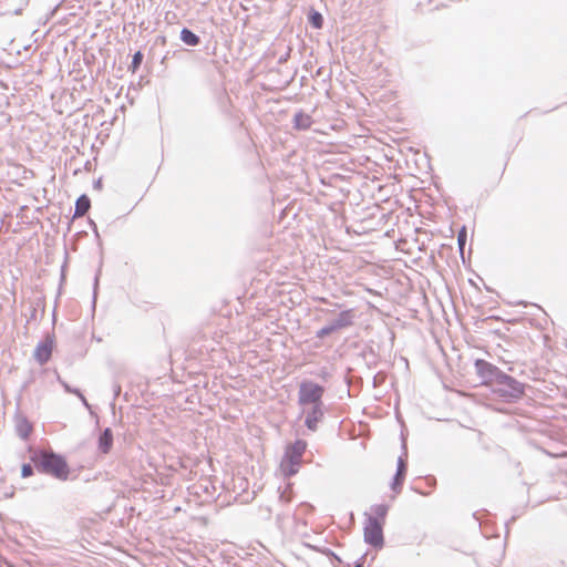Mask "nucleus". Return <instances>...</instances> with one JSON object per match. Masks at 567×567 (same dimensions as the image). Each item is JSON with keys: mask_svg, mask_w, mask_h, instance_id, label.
Here are the masks:
<instances>
[{"mask_svg": "<svg viewBox=\"0 0 567 567\" xmlns=\"http://www.w3.org/2000/svg\"><path fill=\"white\" fill-rule=\"evenodd\" d=\"M474 368L481 383L489 386L493 393L503 401L517 402L524 396L526 384L505 373L495 364L484 359H476Z\"/></svg>", "mask_w": 567, "mask_h": 567, "instance_id": "1", "label": "nucleus"}, {"mask_svg": "<svg viewBox=\"0 0 567 567\" xmlns=\"http://www.w3.org/2000/svg\"><path fill=\"white\" fill-rule=\"evenodd\" d=\"M89 223H90V226L92 227V230H93L95 237L100 238L96 224L92 219H89Z\"/></svg>", "mask_w": 567, "mask_h": 567, "instance_id": "26", "label": "nucleus"}, {"mask_svg": "<svg viewBox=\"0 0 567 567\" xmlns=\"http://www.w3.org/2000/svg\"><path fill=\"white\" fill-rule=\"evenodd\" d=\"M91 208V199L86 194L80 195L75 200L74 213L72 219L84 216Z\"/></svg>", "mask_w": 567, "mask_h": 567, "instance_id": "12", "label": "nucleus"}, {"mask_svg": "<svg viewBox=\"0 0 567 567\" xmlns=\"http://www.w3.org/2000/svg\"><path fill=\"white\" fill-rule=\"evenodd\" d=\"M61 280H64V274H63V272H62V275H61Z\"/></svg>", "mask_w": 567, "mask_h": 567, "instance_id": "35", "label": "nucleus"}, {"mask_svg": "<svg viewBox=\"0 0 567 567\" xmlns=\"http://www.w3.org/2000/svg\"><path fill=\"white\" fill-rule=\"evenodd\" d=\"M279 499L285 503H288L290 501V498L286 496L285 492L280 494Z\"/></svg>", "mask_w": 567, "mask_h": 567, "instance_id": "29", "label": "nucleus"}, {"mask_svg": "<svg viewBox=\"0 0 567 567\" xmlns=\"http://www.w3.org/2000/svg\"><path fill=\"white\" fill-rule=\"evenodd\" d=\"M336 331L331 328L329 323H327L321 329L317 330L316 338L323 339L324 337L334 333Z\"/></svg>", "mask_w": 567, "mask_h": 567, "instance_id": "21", "label": "nucleus"}, {"mask_svg": "<svg viewBox=\"0 0 567 567\" xmlns=\"http://www.w3.org/2000/svg\"><path fill=\"white\" fill-rule=\"evenodd\" d=\"M466 238H467L466 228H465V226H463L457 234L458 251H460L461 258L463 260H464V248L466 245Z\"/></svg>", "mask_w": 567, "mask_h": 567, "instance_id": "17", "label": "nucleus"}, {"mask_svg": "<svg viewBox=\"0 0 567 567\" xmlns=\"http://www.w3.org/2000/svg\"><path fill=\"white\" fill-rule=\"evenodd\" d=\"M30 461L38 473L51 476L58 481L69 480L71 470L66 458L51 449H29Z\"/></svg>", "mask_w": 567, "mask_h": 567, "instance_id": "2", "label": "nucleus"}, {"mask_svg": "<svg viewBox=\"0 0 567 567\" xmlns=\"http://www.w3.org/2000/svg\"><path fill=\"white\" fill-rule=\"evenodd\" d=\"M306 449L307 442L303 440H297L287 447L280 463V470L286 477L293 476L298 473Z\"/></svg>", "mask_w": 567, "mask_h": 567, "instance_id": "3", "label": "nucleus"}, {"mask_svg": "<svg viewBox=\"0 0 567 567\" xmlns=\"http://www.w3.org/2000/svg\"><path fill=\"white\" fill-rule=\"evenodd\" d=\"M371 512H372V514H368V513L364 514L365 518L367 517H377L378 519H380V522H382L384 524L385 517L389 512V506L386 504H375V505L371 506Z\"/></svg>", "mask_w": 567, "mask_h": 567, "instance_id": "15", "label": "nucleus"}, {"mask_svg": "<svg viewBox=\"0 0 567 567\" xmlns=\"http://www.w3.org/2000/svg\"><path fill=\"white\" fill-rule=\"evenodd\" d=\"M291 48H287V51L278 58V63L284 64L290 58Z\"/></svg>", "mask_w": 567, "mask_h": 567, "instance_id": "23", "label": "nucleus"}, {"mask_svg": "<svg viewBox=\"0 0 567 567\" xmlns=\"http://www.w3.org/2000/svg\"><path fill=\"white\" fill-rule=\"evenodd\" d=\"M21 11H22V8H18V9H16V10L13 11V13H14V14H20V13H21Z\"/></svg>", "mask_w": 567, "mask_h": 567, "instance_id": "32", "label": "nucleus"}, {"mask_svg": "<svg viewBox=\"0 0 567 567\" xmlns=\"http://www.w3.org/2000/svg\"><path fill=\"white\" fill-rule=\"evenodd\" d=\"M52 318H53V321H55V311H53Z\"/></svg>", "mask_w": 567, "mask_h": 567, "instance_id": "34", "label": "nucleus"}, {"mask_svg": "<svg viewBox=\"0 0 567 567\" xmlns=\"http://www.w3.org/2000/svg\"><path fill=\"white\" fill-rule=\"evenodd\" d=\"M403 453L399 456L398 463H396V472L393 476L391 488L393 492L399 493L403 486L406 471H408V463H406V445L403 443L402 445Z\"/></svg>", "mask_w": 567, "mask_h": 567, "instance_id": "7", "label": "nucleus"}, {"mask_svg": "<svg viewBox=\"0 0 567 567\" xmlns=\"http://www.w3.org/2000/svg\"><path fill=\"white\" fill-rule=\"evenodd\" d=\"M37 313H38V308H37V306H31V307H30V315H29L28 322H30V321H32V320H35V319H37Z\"/></svg>", "mask_w": 567, "mask_h": 567, "instance_id": "24", "label": "nucleus"}, {"mask_svg": "<svg viewBox=\"0 0 567 567\" xmlns=\"http://www.w3.org/2000/svg\"><path fill=\"white\" fill-rule=\"evenodd\" d=\"M323 393L324 386L313 381L305 380L299 384L298 404L302 406L323 404Z\"/></svg>", "mask_w": 567, "mask_h": 567, "instance_id": "4", "label": "nucleus"}, {"mask_svg": "<svg viewBox=\"0 0 567 567\" xmlns=\"http://www.w3.org/2000/svg\"><path fill=\"white\" fill-rule=\"evenodd\" d=\"M54 341L55 337L54 333L52 332L48 333L45 336V339L37 344L33 352V358L40 365L48 363L49 360L51 359Z\"/></svg>", "mask_w": 567, "mask_h": 567, "instance_id": "6", "label": "nucleus"}, {"mask_svg": "<svg viewBox=\"0 0 567 567\" xmlns=\"http://www.w3.org/2000/svg\"><path fill=\"white\" fill-rule=\"evenodd\" d=\"M383 523L377 517H367L363 527V539L374 548H382L384 545Z\"/></svg>", "mask_w": 567, "mask_h": 567, "instance_id": "5", "label": "nucleus"}, {"mask_svg": "<svg viewBox=\"0 0 567 567\" xmlns=\"http://www.w3.org/2000/svg\"><path fill=\"white\" fill-rule=\"evenodd\" d=\"M179 39L183 43L189 47H196L200 43V38L188 28H183L179 33Z\"/></svg>", "mask_w": 567, "mask_h": 567, "instance_id": "14", "label": "nucleus"}, {"mask_svg": "<svg viewBox=\"0 0 567 567\" xmlns=\"http://www.w3.org/2000/svg\"><path fill=\"white\" fill-rule=\"evenodd\" d=\"M323 404L311 405V408L306 413V427L311 432H316L318 430V424L323 420Z\"/></svg>", "mask_w": 567, "mask_h": 567, "instance_id": "8", "label": "nucleus"}, {"mask_svg": "<svg viewBox=\"0 0 567 567\" xmlns=\"http://www.w3.org/2000/svg\"><path fill=\"white\" fill-rule=\"evenodd\" d=\"M365 554L362 555L355 563H354V566L353 567H363L364 565V559H365Z\"/></svg>", "mask_w": 567, "mask_h": 567, "instance_id": "27", "label": "nucleus"}, {"mask_svg": "<svg viewBox=\"0 0 567 567\" xmlns=\"http://www.w3.org/2000/svg\"><path fill=\"white\" fill-rule=\"evenodd\" d=\"M102 187V181L97 179L94 182V188H101Z\"/></svg>", "mask_w": 567, "mask_h": 567, "instance_id": "31", "label": "nucleus"}, {"mask_svg": "<svg viewBox=\"0 0 567 567\" xmlns=\"http://www.w3.org/2000/svg\"><path fill=\"white\" fill-rule=\"evenodd\" d=\"M34 471H37V470L34 468V465L31 462L23 463L21 466V477L22 478L30 477L34 474Z\"/></svg>", "mask_w": 567, "mask_h": 567, "instance_id": "20", "label": "nucleus"}, {"mask_svg": "<svg viewBox=\"0 0 567 567\" xmlns=\"http://www.w3.org/2000/svg\"><path fill=\"white\" fill-rule=\"evenodd\" d=\"M308 22L312 28L321 29L323 25V17L319 11L310 9L308 12Z\"/></svg>", "mask_w": 567, "mask_h": 567, "instance_id": "16", "label": "nucleus"}, {"mask_svg": "<svg viewBox=\"0 0 567 567\" xmlns=\"http://www.w3.org/2000/svg\"><path fill=\"white\" fill-rule=\"evenodd\" d=\"M97 286H99V275H96V276H95V278H94V288H93V307H95Z\"/></svg>", "mask_w": 567, "mask_h": 567, "instance_id": "25", "label": "nucleus"}, {"mask_svg": "<svg viewBox=\"0 0 567 567\" xmlns=\"http://www.w3.org/2000/svg\"><path fill=\"white\" fill-rule=\"evenodd\" d=\"M293 128L298 131H306L311 127L313 121L312 117L303 111H298L293 115Z\"/></svg>", "mask_w": 567, "mask_h": 567, "instance_id": "13", "label": "nucleus"}, {"mask_svg": "<svg viewBox=\"0 0 567 567\" xmlns=\"http://www.w3.org/2000/svg\"><path fill=\"white\" fill-rule=\"evenodd\" d=\"M311 549L316 550V551H319L328 557H331L334 561H337L338 564H341L342 560L341 558L336 555L331 549L329 548H320L318 546H313V545H308Z\"/></svg>", "mask_w": 567, "mask_h": 567, "instance_id": "19", "label": "nucleus"}, {"mask_svg": "<svg viewBox=\"0 0 567 567\" xmlns=\"http://www.w3.org/2000/svg\"><path fill=\"white\" fill-rule=\"evenodd\" d=\"M114 436L111 427H105L97 439V451L101 454H109L113 447Z\"/></svg>", "mask_w": 567, "mask_h": 567, "instance_id": "10", "label": "nucleus"}, {"mask_svg": "<svg viewBox=\"0 0 567 567\" xmlns=\"http://www.w3.org/2000/svg\"><path fill=\"white\" fill-rule=\"evenodd\" d=\"M320 301H321V302H324V303H330V302H329V300H328V299H326V298H321V299H320Z\"/></svg>", "mask_w": 567, "mask_h": 567, "instance_id": "33", "label": "nucleus"}, {"mask_svg": "<svg viewBox=\"0 0 567 567\" xmlns=\"http://www.w3.org/2000/svg\"><path fill=\"white\" fill-rule=\"evenodd\" d=\"M355 313L353 309L342 310L338 316L328 323L337 332L339 330L351 327L354 323Z\"/></svg>", "mask_w": 567, "mask_h": 567, "instance_id": "9", "label": "nucleus"}, {"mask_svg": "<svg viewBox=\"0 0 567 567\" xmlns=\"http://www.w3.org/2000/svg\"><path fill=\"white\" fill-rule=\"evenodd\" d=\"M120 392H121V385L115 384L114 385V395L117 396L120 394Z\"/></svg>", "mask_w": 567, "mask_h": 567, "instance_id": "30", "label": "nucleus"}, {"mask_svg": "<svg viewBox=\"0 0 567 567\" xmlns=\"http://www.w3.org/2000/svg\"><path fill=\"white\" fill-rule=\"evenodd\" d=\"M78 398L81 400L82 404H83L85 408H87V409H90V408H91V405L89 404V402H87L86 398L83 395V393H82V392H81V395H78Z\"/></svg>", "mask_w": 567, "mask_h": 567, "instance_id": "28", "label": "nucleus"}, {"mask_svg": "<svg viewBox=\"0 0 567 567\" xmlns=\"http://www.w3.org/2000/svg\"><path fill=\"white\" fill-rule=\"evenodd\" d=\"M32 430L33 426L25 416L18 415L16 417V432L19 437H21L22 440H28Z\"/></svg>", "mask_w": 567, "mask_h": 567, "instance_id": "11", "label": "nucleus"}, {"mask_svg": "<svg viewBox=\"0 0 567 567\" xmlns=\"http://www.w3.org/2000/svg\"><path fill=\"white\" fill-rule=\"evenodd\" d=\"M143 58H144L143 53L141 51H136L133 54L132 62L128 66V71L135 73L140 69L142 62H143Z\"/></svg>", "mask_w": 567, "mask_h": 567, "instance_id": "18", "label": "nucleus"}, {"mask_svg": "<svg viewBox=\"0 0 567 567\" xmlns=\"http://www.w3.org/2000/svg\"><path fill=\"white\" fill-rule=\"evenodd\" d=\"M59 381H60L61 385L63 386V389L65 390V392H68V393H72V394H75L76 396H78V395H81V390H80V389H78V388H72V386H71V385H69L65 381H62V380H60V379H59Z\"/></svg>", "mask_w": 567, "mask_h": 567, "instance_id": "22", "label": "nucleus"}]
</instances>
